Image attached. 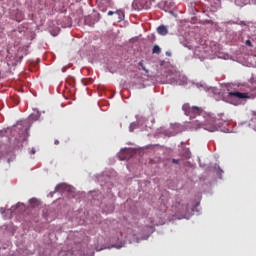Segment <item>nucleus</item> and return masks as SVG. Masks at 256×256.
<instances>
[{
    "instance_id": "nucleus-1",
    "label": "nucleus",
    "mask_w": 256,
    "mask_h": 256,
    "mask_svg": "<svg viewBox=\"0 0 256 256\" xmlns=\"http://www.w3.org/2000/svg\"><path fill=\"white\" fill-rule=\"evenodd\" d=\"M182 111H184L185 115L190 118H195L197 115H201V108L193 106L191 107L189 104H184L182 106Z\"/></svg>"
},
{
    "instance_id": "nucleus-2",
    "label": "nucleus",
    "mask_w": 256,
    "mask_h": 256,
    "mask_svg": "<svg viewBox=\"0 0 256 256\" xmlns=\"http://www.w3.org/2000/svg\"><path fill=\"white\" fill-rule=\"evenodd\" d=\"M229 99H249V93H242V92H229L228 93Z\"/></svg>"
},
{
    "instance_id": "nucleus-3",
    "label": "nucleus",
    "mask_w": 256,
    "mask_h": 256,
    "mask_svg": "<svg viewBox=\"0 0 256 256\" xmlns=\"http://www.w3.org/2000/svg\"><path fill=\"white\" fill-rule=\"evenodd\" d=\"M174 207L177 208V213H187V211H189V206L188 205H183L180 202H176Z\"/></svg>"
},
{
    "instance_id": "nucleus-4",
    "label": "nucleus",
    "mask_w": 256,
    "mask_h": 256,
    "mask_svg": "<svg viewBox=\"0 0 256 256\" xmlns=\"http://www.w3.org/2000/svg\"><path fill=\"white\" fill-rule=\"evenodd\" d=\"M157 32L159 35H167V33H169V30L167 29V26L161 25L157 28Z\"/></svg>"
},
{
    "instance_id": "nucleus-5",
    "label": "nucleus",
    "mask_w": 256,
    "mask_h": 256,
    "mask_svg": "<svg viewBox=\"0 0 256 256\" xmlns=\"http://www.w3.org/2000/svg\"><path fill=\"white\" fill-rule=\"evenodd\" d=\"M206 131H210L211 133L215 132L217 130V125H215V120L212 121V124H206L205 127Z\"/></svg>"
},
{
    "instance_id": "nucleus-6",
    "label": "nucleus",
    "mask_w": 256,
    "mask_h": 256,
    "mask_svg": "<svg viewBox=\"0 0 256 256\" xmlns=\"http://www.w3.org/2000/svg\"><path fill=\"white\" fill-rule=\"evenodd\" d=\"M250 0H235V3L238 7H245V5H249Z\"/></svg>"
},
{
    "instance_id": "nucleus-7",
    "label": "nucleus",
    "mask_w": 256,
    "mask_h": 256,
    "mask_svg": "<svg viewBox=\"0 0 256 256\" xmlns=\"http://www.w3.org/2000/svg\"><path fill=\"white\" fill-rule=\"evenodd\" d=\"M152 53L159 55L161 53V47H159V45H154L152 49Z\"/></svg>"
},
{
    "instance_id": "nucleus-8",
    "label": "nucleus",
    "mask_w": 256,
    "mask_h": 256,
    "mask_svg": "<svg viewBox=\"0 0 256 256\" xmlns=\"http://www.w3.org/2000/svg\"><path fill=\"white\" fill-rule=\"evenodd\" d=\"M116 15L119 16L120 21L125 19V12H123V10H117Z\"/></svg>"
},
{
    "instance_id": "nucleus-9",
    "label": "nucleus",
    "mask_w": 256,
    "mask_h": 256,
    "mask_svg": "<svg viewBox=\"0 0 256 256\" xmlns=\"http://www.w3.org/2000/svg\"><path fill=\"white\" fill-rule=\"evenodd\" d=\"M39 117H40L39 113H36V114H31L29 116V119L30 121H38Z\"/></svg>"
},
{
    "instance_id": "nucleus-10",
    "label": "nucleus",
    "mask_w": 256,
    "mask_h": 256,
    "mask_svg": "<svg viewBox=\"0 0 256 256\" xmlns=\"http://www.w3.org/2000/svg\"><path fill=\"white\" fill-rule=\"evenodd\" d=\"M138 65L142 68V71H145V73H149V70H147V68L145 67V65H143V61H140L138 63Z\"/></svg>"
},
{
    "instance_id": "nucleus-11",
    "label": "nucleus",
    "mask_w": 256,
    "mask_h": 256,
    "mask_svg": "<svg viewBox=\"0 0 256 256\" xmlns=\"http://www.w3.org/2000/svg\"><path fill=\"white\" fill-rule=\"evenodd\" d=\"M138 65L142 68V71H145V73H149V70H147V68L145 67V65H143V61H140L138 63Z\"/></svg>"
},
{
    "instance_id": "nucleus-12",
    "label": "nucleus",
    "mask_w": 256,
    "mask_h": 256,
    "mask_svg": "<svg viewBox=\"0 0 256 256\" xmlns=\"http://www.w3.org/2000/svg\"><path fill=\"white\" fill-rule=\"evenodd\" d=\"M138 65L142 68V71H145V73H149V70H147V68L145 67V65H143V61H140L138 63Z\"/></svg>"
},
{
    "instance_id": "nucleus-13",
    "label": "nucleus",
    "mask_w": 256,
    "mask_h": 256,
    "mask_svg": "<svg viewBox=\"0 0 256 256\" xmlns=\"http://www.w3.org/2000/svg\"><path fill=\"white\" fill-rule=\"evenodd\" d=\"M252 87L254 88V89L252 90V97H256V81H254V82L252 83Z\"/></svg>"
},
{
    "instance_id": "nucleus-14",
    "label": "nucleus",
    "mask_w": 256,
    "mask_h": 256,
    "mask_svg": "<svg viewBox=\"0 0 256 256\" xmlns=\"http://www.w3.org/2000/svg\"><path fill=\"white\" fill-rule=\"evenodd\" d=\"M65 184H59L55 187V191H61V189H64Z\"/></svg>"
},
{
    "instance_id": "nucleus-15",
    "label": "nucleus",
    "mask_w": 256,
    "mask_h": 256,
    "mask_svg": "<svg viewBox=\"0 0 256 256\" xmlns=\"http://www.w3.org/2000/svg\"><path fill=\"white\" fill-rule=\"evenodd\" d=\"M135 127H136V125H135V124H133V123H132V124H130V128H129V129H130V131H131V132L135 131Z\"/></svg>"
},
{
    "instance_id": "nucleus-16",
    "label": "nucleus",
    "mask_w": 256,
    "mask_h": 256,
    "mask_svg": "<svg viewBox=\"0 0 256 256\" xmlns=\"http://www.w3.org/2000/svg\"><path fill=\"white\" fill-rule=\"evenodd\" d=\"M246 45L248 47H253V43H251V40H246Z\"/></svg>"
},
{
    "instance_id": "nucleus-17",
    "label": "nucleus",
    "mask_w": 256,
    "mask_h": 256,
    "mask_svg": "<svg viewBox=\"0 0 256 256\" xmlns=\"http://www.w3.org/2000/svg\"><path fill=\"white\" fill-rule=\"evenodd\" d=\"M115 13H116V12L109 11V12H108V16L115 15Z\"/></svg>"
},
{
    "instance_id": "nucleus-18",
    "label": "nucleus",
    "mask_w": 256,
    "mask_h": 256,
    "mask_svg": "<svg viewBox=\"0 0 256 256\" xmlns=\"http://www.w3.org/2000/svg\"><path fill=\"white\" fill-rule=\"evenodd\" d=\"M35 201H37L35 198L30 199L31 204L35 203Z\"/></svg>"
},
{
    "instance_id": "nucleus-19",
    "label": "nucleus",
    "mask_w": 256,
    "mask_h": 256,
    "mask_svg": "<svg viewBox=\"0 0 256 256\" xmlns=\"http://www.w3.org/2000/svg\"><path fill=\"white\" fill-rule=\"evenodd\" d=\"M63 255H65V251H62L59 253V256H63Z\"/></svg>"
},
{
    "instance_id": "nucleus-20",
    "label": "nucleus",
    "mask_w": 256,
    "mask_h": 256,
    "mask_svg": "<svg viewBox=\"0 0 256 256\" xmlns=\"http://www.w3.org/2000/svg\"><path fill=\"white\" fill-rule=\"evenodd\" d=\"M167 57H171V52H166Z\"/></svg>"
},
{
    "instance_id": "nucleus-21",
    "label": "nucleus",
    "mask_w": 256,
    "mask_h": 256,
    "mask_svg": "<svg viewBox=\"0 0 256 256\" xmlns=\"http://www.w3.org/2000/svg\"><path fill=\"white\" fill-rule=\"evenodd\" d=\"M173 163L178 164V163H179V160L173 159Z\"/></svg>"
},
{
    "instance_id": "nucleus-22",
    "label": "nucleus",
    "mask_w": 256,
    "mask_h": 256,
    "mask_svg": "<svg viewBox=\"0 0 256 256\" xmlns=\"http://www.w3.org/2000/svg\"><path fill=\"white\" fill-rule=\"evenodd\" d=\"M55 145H59V140H55Z\"/></svg>"
},
{
    "instance_id": "nucleus-23",
    "label": "nucleus",
    "mask_w": 256,
    "mask_h": 256,
    "mask_svg": "<svg viewBox=\"0 0 256 256\" xmlns=\"http://www.w3.org/2000/svg\"><path fill=\"white\" fill-rule=\"evenodd\" d=\"M31 153H32V155H35V150H32Z\"/></svg>"
}]
</instances>
